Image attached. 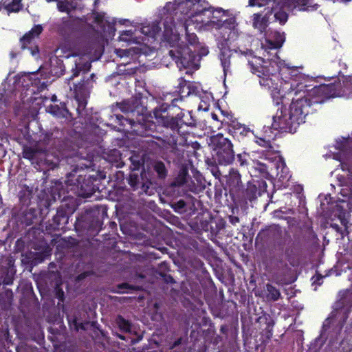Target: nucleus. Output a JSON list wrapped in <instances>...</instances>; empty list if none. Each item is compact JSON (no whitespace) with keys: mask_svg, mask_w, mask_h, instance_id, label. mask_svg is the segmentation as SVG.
Listing matches in <instances>:
<instances>
[{"mask_svg":"<svg viewBox=\"0 0 352 352\" xmlns=\"http://www.w3.org/2000/svg\"><path fill=\"white\" fill-rule=\"evenodd\" d=\"M210 144L220 164H230L233 162L234 159L233 146L228 139L219 133L211 137Z\"/></svg>","mask_w":352,"mask_h":352,"instance_id":"f257e3e1","label":"nucleus"},{"mask_svg":"<svg viewBox=\"0 0 352 352\" xmlns=\"http://www.w3.org/2000/svg\"><path fill=\"white\" fill-rule=\"evenodd\" d=\"M336 89L333 84L320 85L309 90L304 96L310 106L315 103H322L331 98L337 97Z\"/></svg>","mask_w":352,"mask_h":352,"instance_id":"f03ea898","label":"nucleus"},{"mask_svg":"<svg viewBox=\"0 0 352 352\" xmlns=\"http://www.w3.org/2000/svg\"><path fill=\"white\" fill-rule=\"evenodd\" d=\"M310 107L308 100L305 96L293 99L289 109V113L296 124L302 122L307 113V108Z\"/></svg>","mask_w":352,"mask_h":352,"instance_id":"7ed1b4c3","label":"nucleus"},{"mask_svg":"<svg viewBox=\"0 0 352 352\" xmlns=\"http://www.w3.org/2000/svg\"><path fill=\"white\" fill-rule=\"evenodd\" d=\"M201 14H196L192 16V17H190L189 19H186L184 21V23L183 25L184 28L185 29L186 32L188 31V28L189 25H190L191 22H196V23H205L206 25H212V27H215L216 28L219 29H229L232 30L235 28V21L233 19H229L228 20L222 21L221 20H218L217 21H215L214 20H210L208 22H204L201 19Z\"/></svg>","mask_w":352,"mask_h":352,"instance_id":"20e7f679","label":"nucleus"},{"mask_svg":"<svg viewBox=\"0 0 352 352\" xmlns=\"http://www.w3.org/2000/svg\"><path fill=\"white\" fill-rule=\"evenodd\" d=\"M87 27V21L85 19L73 17H64L62 19L60 28L65 32H78L83 31Z\"/></svg>","mask_w":352,"mask_h":352,"instance_id":"39448f33","label":"nucleus"},{"mask_svg":"<svg viewBox=\"0 0 352 352\" xmlns=\"http://www.w3.org/2000/svg\"><path fill=\"white\" fill-rule=\"evenodd\" d=\"M296 122L288 113H284L283 111H278L273 117L272 128L275 130L284 131H290L294 124Z\"/></svg>","mask_w":352,"mask_h":352,"instance_id":"423d86ee","label":"nucleus"},{"mask_svg":"<svg viewBox=\"0 0 352 352\" xmlns=\"http://www.w3.org/2000/svg\"><path fill=\"white\" fill-rule=\"evenodd\" d=\"M337 97L352 98V76H343L339 82L334 83Z\"/></svg>","mask_w":352,"mask_h":352,"instance_id":"0eeeda50","label":"nucleus"},{"mask_svg":"<svg viewBox=\"0 0 352 352\" xmlns=\"http://www.w3.org/2000/svg\"><path fill=\"white\" fill-rule=\"evenodd\" d=\"M154 116L156 122L163 126L171 129H177L179 126V119L177 117L170 116L165 111H155Z\"/></svg>","mask_w":352,"mask_h":352,"instance_id":"6e6552de","label":"nucleus"},{"mask_svg":"<svg viewBox=\"0 0 352 352\" xmlns=\"http://www.w3.org/2000/svg\"><path fill=\"white\" fill-rule=\"evenodd\" d=\"M164 38L170 43V46H175L179 40V34L175 31V25L172 17L166 18L164 23Z\"/></svg>","mask_w":352,"mask_h":352,"instance_id":"1a4fd4ad","label":"nucleus"},{"mask_svg":"<svg viewBox=\"0 0 352 352\" xmlns=\"http://www.w3.org/2000/svg\"><path fill=\"white\" fill-rule=\"evenodd\" d=\"M43 31V28L40 25H35L28 33H26L21 38V43L23 48L30 44L33 38L38 36Z\"/></svg>","mask_w":352,"mask_h":352,"instance_id":"9d476101","label":"nucleus"},{"mask_svg":"<svg viewBox=\"0 0 352 352\" xmlns=\"http://www.w3.org/2000/svg\"><path fill=\"white\" fill-rule=\"evenodd\" d=\"M1 8L9 12H19L22 8L21 0H1Z\"/></svg>","mask_w":352,"mask_h":352,"instance_id":"9b49d317","label":"nucleus"},{"mask_svg":"<svg viewBox=\"0 0 352 352\" xmlns=\"http://www.w3.org/2000/svg\"><path fill=\"white\" fill-rule=\"evenodd\" d=\"M266 289L267 294L266 298L267 300L276 301L280 297V293L279 290L270 284H267Z\"/></svg>","mask_w":352,"mask_h":352,"instance_id":"f8f14e48","label":"nucleus"},{"mask_svg":"<svg viewBox=\"0 0 352 352\" xmlns=\"http://www.w3.org/2000/svg\"><path fill=\"white\" fill-rule=\"evenodd\" d=\"M160 28L157 23H153L151 25L143 26L141 32L145 35L154 37L159 32Z\"/></svg>","mask_w":352,"mask_h":352,"instance_id":"ddd939ff","label":"nucleus"},{"mask_svg":"<svg viewBox=\"0 0 352 352\" xmlns=\"http://www.w3.org/2000/svg\"><path fill=\"white\" fill-rule=\"evenodd\" d=\"M57 8L60 12L69 14L75 9L76 6L68 1H59L57 3Z\"/></svg>","mask_w":352,"mask_h":352,"instance_id":"4468645a","label":"nucleus"},{"mask_svg":"<svg viewBox=\"0 0 352 352\" xmlns=\"http://www.w3.org/2000/svg\"><path fill=\"white\" fill-rule=\"evenodd\" d=\"M265 22V19L261 14H254L252 23L254 28L262 31L266 26Z\"/></svg>","mask_w":352,"mask_h":352,"instance_id":"2eb2a0df","label":"nucleus"},{"mask_svg":"<svg viewBox=\"0 0 352 352\" xmlns=\"http://www.w3.org/2000/svg\"><path fill=\"white\" fill-rule=\"evenodd\" d=\"M154 170L160 178H165L167 175V170L162 162H156L154 164Z\"/></svg>","mask_w":352,"mask_h":352,"instance_id":"dca6fc26","label":"nucleus"},{"mask_svg":"<svg viewBox=\"0 0 352 352\" xmlns=\"http://www.w3.org/2000/svg\"><path fill=\"white\" fill-rule=\"evenodd\" d=\"M178 88V92L181 95H189L190 93L189 83L184 78H180L179 79Z\"/></svg>","mask_w":352,"mask_h":352,"instance_id":"f3484780","label":"nucleus"},{"mask_svg":"<svg viewBox=\"0 0 352 352\" xmlns=\"http://www.w3.org/2000/svg\"><path fill=\"white\" fill-rule=\"evenodd\" d=\"M116 323L122 331L129 332L131 331V323L123 317L118 316Z\"/></svg>","mask_w":352,"mask_h":352,"instance_id":"a211bd4d","label":"nucleus"},{"mask_svg":"<svg viewBox=\"0 0 352 352\" xmlns=\"http://www.w3.org/2000/svg\"><path fill=\"white\" fill-rule=\"evenodd\" d=\"M133 34L134 32H133L132 30L123 31L120 36V40L125 42L137 43L138 41H135V39L133 37Z\"/></svg>","mask_w":352,"mask_h":352,"instance_id":"6ab92c4d","label":"nucleus"},{"mask_svg":"<svg viewBox=\"0 0 352 352\" xmlns=\"http://www.w3.org/2000/svg\"><path fill=\"white\" fill-rule=\"evenodd\" d=\"M275 35L276 36V41L275 42H271L269 41V43L271 45V48H274V49H276V48H279L281 47L283 41H284V39L283 38V36L280 34V33H278V32H275Z\"/></svg>","mask_w":352,"mask_h":352,"instance_id":"aec40b11","label":"nucleus"},{"mask_svg":"<svg viewBox=\"0 0 352 352\" xmlns=\"http://www.w3.org/2000/svg\"><path fill=\"white\" fill-rule=\"evenodd\" d=\"M274 16L276 19L278 20L280 23H285L287 20V14L283 10L278 11L275 13Z\"/></svg>","mask_w":352,"mask_h":352,"instance_id":"412c9836","label":"nucleus"},{"mask_svg":"<svg viewBox=\"0 0 352 352\" xmlns=\"http://www.w3.org/2000/svg\"><path fill=\"white\" fill-rule=\"evenodd\" d=\"M186 182V175L184 173L180 174L176 179L173 182V185L175 186H180Z\"/></svg>","mask_w":352,"mask_h":352,"instance_id":"4be33fe9","label":"nucleus"},{"mask_svg":"<svg viewBox=\"0 0 352 352\" xmlns=\"http://www.w3.org/2000/svg\"><path fill=\"white\" fill-rule=\"evenodd\" d=\"M170 56L173 58V60L175 59H179L182 58V53L180 51L178 50H171L169 51Z\"/></svg>","mask_w":352,"mask_h":352,"instance_id":"5701e85b","label":"nucleus"},{"mask_svg":"<svg viewBox=\"0 0 352 352\" xmlns=\"http://www.w3.org/2000/svg\"><path fill=\"white\" fill-rule=\"evenodd\" d=\"M256 142L263 146V147H265V148H271V145H270V142L269 141H266L264 139H262V138H258Z\"/></svg>","mask_w":352,"mask_h":352,"instance_id":"b1692460","label":"nucleus"},{"mask_svg":"<svg viewBox=\"0 0 352 352\" xmlns=\"http://www.w3.org/2000/svg\"><path fill=\"white\" fill-rule=\"evenodd\" d=\"M127 50H116V54L118 55V56H122L124 55H126V53H127Z\"/></svg>","mask_w":352,"mask_h":352,"instance_id":"393cba45","label":"nucleus"},{"mask_svg":"<svg viewBox=\"0 0 352 352\" xmlns=\"http://www.w3.org/2000/svg\"><path fill=\"white\" fill-rule=\"evenodd\" d=\"M282 166H283V167H282V170L281 171H282L283 174H285V176L281 175L280 177H286L288 173V168L285 166V164H282Z\"/></svg>","mask_w":352,"mask_h":352,"instance_id":"a878e982","label":"nucleus"},{"mask_svg":"<svg viewBox=\"0 0 352 352\" xmlns=\"http://www.w3.org/2000/svg\"><path fill=\"white\" fill-rule=\"evenodd\" d=\"M33 156V153L32 151H26L24 154V157L31 158Z\"/></svg>","mask_w":352,"mask_h":352,"instance_id":"bb28decb","label":"nucleus"},{"mask_svg":"<svg viewBox=\"0 0 352 352\" xmlns=\"http://www.w3.org/2000/svg\"><path fill=\"white\" fill-rule=\"evenodd\" d=\"M230 222L232 224H235L236 223L239 222V219L237 217H231Z\"/></svg>","mask_w":352,"mask_h":352,"instance_id":"cd10ccee","label":"nucleus"},{"mask_svg":"<svg viewBox=\"0 0 352 352\" xmlns=\"http://www.w3.org/2000/svg\"><path fill=\"white\" fill-rule=\"evenodd\" d=\"M284 7L289 6L293 0H282Z\"/></svg>","mask_w":352,"mask_h":352,"instance_id":"c85d7f7f","label":"nucleus"},{"mask_svg":"<svg viewBox=\"0 0 352 352\" xmlns=\"http://www.w3.org/2000/svg\"><path fill=\"white\" fill-rule=\"evenodd\" d=\"M119 287L120 289H126V288H128V287H129V285H128V284H126V283H123V284H122V285H119V287Z\"/></svg>","mask_w":352,"mask_h":352,"instance_id":"c756f323","label":"nucleus"},{"mask_svg":"<svg viewBox=\"0 0 352 352\" xmlns=\"http://www.w3.org/2000/svg\"><path fill=\"white\" fill-rule=\"evenodd\" d=\"M58 298H60V300H63V291H59L58 292Z\"/></svg>","mask_w":352,"mask_h":352,"instance_id":"7c9ffc66","label":"nucleus"},{"mask_svg":"<svg viewBox=\"0 0 352 352\" xmlns=\"http://www.w3.org/2000/svg\"><path fill=\"white\" fill-rule=\"evenodd\" d=\"M85 276H86V274H85V273H84V274H80V275L78 276V278H78V280H82V278H84L85 277Z\"/></svg>","mask_w":352,"mask_h":352,"instance_id":"2f4dec72","label":"nucleus"},{"mask_svg":"<svg viewBox=\"0 0 352 352\" xmlns=\"http://www.w3.org/2000/svg\"><path fill=\"white\" fill-rule=\"evenodd\" d=\"M212 119H213V120H217V121L218 120V116H217V114H215V113H212Z\"/></svg>","mask_w":352,"mask_h":352,"instance_id":"473e14b6","label":"nucleus"},{"mask_svg":"<svg viewBox=\"0 0 352 352\" xmlns=\"http://www.w3.org/2000/svg\"><path fill=\"white\" fill-rule=\"evenodd\" d=\"M86 54V52H84V53H77V52H74L73 54V56H80V55H85Z\"/></svg>","mask_w":352,"mask_h":352,"instance_id":"72a5a7b5","label":"nucleus"},{"mask_svg":"<svg viewBox=\"0 0 352 352\" xmlns=\"http://www.w3.org/2000/svg\"><path fill=\"white\" fill-rule=\"evenodd\" d=\"M249 3L252 6H256V4L254 3V0H250Z\"/></svg>","mask_w":352,"mask_h":352,"instance_id":"f704fd0d","label":"nucleus"},{"mask_svg":"<svg viewBox=\"0 0 352 352\" xmlns=\"http://www.w3.org/2000/svg\"><path fill=\"white\" fill-rule=\"evenodd\" d=\"M192 37H193V40H194V42H195V40H196V36L195 35H192Z\"/></svg>","mask_w":352,"mask_h":352,"instance_id":"c9c22d12","label":"nucleus"},{"mask_svg":"<svg viewBox=\"0 0 352 352\" xmlns=\"http://www.w3.org/2000/svg\"><path fill=\"white\" fill-rule=\"evenodd\" d=\"M119 337H120L121 339H122V340H124V338L123 336H120Z\"/></svg>","mask_w":352,"mask_h":352,"instance_id":"e433bc0d","label":"nucleus"},{"mask_svg":"<svg viewBox=\"0 0 352 352\" xmlns=\"http://www.w3.org/2000/svg\"><path fill=\"white\" fill-rule=\"evenodd\" d=\"M80 328H81V329H84V327H83V325H82V324H81V325H80Z\"/></svg>","mask_w":352,"mask_h":352,"instance_id":"4c0bfd02","label":"nucleus"}]
</instances>
